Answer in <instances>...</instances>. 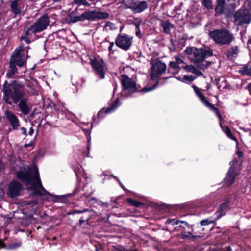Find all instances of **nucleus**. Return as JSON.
<instances>
[{"label":"nucleus","instance_id":"09e8293b","mask_svg":"<svg viewBox=\"0 0 251 251\" xmlns=\"http://www.w3.org/2000/svg\"><path fill=\"white\" fill-rule=\"evenodd\" d=\"M174 58L175 59V61L176 62L178 66H179L180 64L185 63L183 60L180 58L178 55L175 56Z\"/></svg>","mask_w":251,"mask_h":251},{"label":"nucleus","instance_id":"0eeeda50","mask_svg":"<svg viewBox=\"0 0 251 251\" xmlns=\"http://www.w3.org/2000/svg\"><path fill=\"white\" fill-rule=\"evenodd\" d=\"M233 23L236 26H241L244 25H248L251 21V10L245 8H241L233 14Z\"/></svg>","mask_w":251,"mask_h":251},{"label":"nucleus","instance_id":"a878e982","mask_svg":"<svg viewBox=\"0 0 251 251\" xmlns=\"http://www.w3.org/2000/svg\"><path fill=\"white\" fill-rule=\"evenodd\" d=\"M239 72L242 74L243 75L251 76V67L249 66L247 64L244 65L240 68Z\"/></svg>","mask_w":251,"mask_h":251},{"label":"nucleus","instance_id":"bf43d9fd","mask_svg":"<svg viewBox=\"0 0 251 251\" xmlns=\"http://www.w3.org/2000/svg\"><path fill=\"white\" fill-rule=\"evenodd\" d=\"M5 169V165L3 163L1 160H0V173L2 172V171L4 170Z\"/></svg>","mask_w":251,"mask_h":251},{"label":"nucleus","instance_id":"6e6552de","mask_svg":"<svg viewBox=\"0 0 251 251\" xmlns=\"http://www.w3.org/2000/svg\"><path fill=\"white\" fill-rule=\"evenodd\" d=\"M50 20L47 14L41 17L35 23L28 28L26 31L27 35L41 32L46 29Z\"/></svg>","mask_w":251,"mask_h":251},{"label":"nucleus","instance_id":"1a4fd4ad","mask_svg":"<svg viewBox=\"0 0 251 251\" xmlns=\"http://www.w3.org/2000/svg\"><path fill=\"white\" fill-rule=\"evenodd\" d=\"M125 9H130L134 13H141L148 8L146 1H135L131 0L124 3Z\"/></svg>","mask_w":251,"mask_h":251},{"label":"nucleus","instance_id":"412c9836","mask_svg":"<svg viewBox=\"0 0 251 251\" xmlns=\"http://www.w3.org/2000/svg\"><path fill=\"white\" fill-rule=\"evenodd\" d=\"M230 205V200L229 199L226 200L224 203L219 205V210L217 211V213L218 214L217 215L218 219L226 214L227 208Z\"/></svg>","mask_w":251,"mask_h":251},{"label":"nucleus","instance_id":"58836bf2","mask_svg":"<svg viewBox=\"0 0 251 251\" xmlns=\"http://www.w3.org/2000/svg\"><path fill=\"white\" fill-rule=\"evenodd\" d=\"M182 68L187 72L191 73H193V72H194V70L196 68V67H195L192 65H186L184 66H182Z\"/></svg>","mask_w":251,"mask_h":251},{"label":"nucleus","instance_id":"f257e3e1","mask_svg":"<svg viewBox=\"0 0 251 251\" xmlns=\"http://www.w3.org/2000/svg\"><path fill=\"white\" fill-rule=\"evenodd\" d=\"M8 84L5 81L3 85V91L4 93L3 100L7 104L11 105L9 101L11 98L14 102L17 104L20 99L23 97L24 95V87L20 83L16 81L7 86Z\"/></svg>","mask_w":251,"mask_h":251},{"label":"nucleus","instance_id":"bb28decb","mask_svg":"<svg viewBox=\"0 0 251 251\" xmlns=\"http://www.w3.org/2000/svg\"><path fill=\"white\" fill-rule=\"evenodd\" d=\"M161 26L163 28L164 32L166 33H169L170 29L173 28V25L168 21H162Z\"/></svg>","mask_w":251,"mask_h":251},{"label":"nucleus","instance_id":"4be33fe9","mask_svg":"<svg viewBox=\"0 0 251 251\" xmlns=\"http://www.w3.org/2000/svg\"><path fill=\"white\" fill-rule=\"evenodd\" d=\"M22 0H13L11 3V8L13 13L15 15L21 13V6Z\"/></svg>","mask_w":251,"mask_h":251},{"label":"nucleus","instance_id":"6ab92c4d","mask_svg":"<svg viewBox=\"0 0 251 251\" xmlns=\"http://www.w3.org/2000/svg\"><path fill=\"white\" fill-rule=\"evenodd\" d=\"M178 237L186 241L196 242L199 240V236H195L192 232H182L178 234Z\"/></svg>","mask_w":251,"mask_h":251},{"label":"nucleus","instance_id":"e433bc0d","mask_svg":"<svg viewBox=\"0 0 251 251\" xmlns=\"http://www.w3.org/2000/svg\"><path fill=\"white\" fill-rule=\"evenodd\" d=\"M196 78V77L193 75H184L183 77L182 82H192L194 81Z\"/></svg>","mask_w":251,"mask_h":251},{"label":"nucleus","instance_id":"c85d7f7f","mask_svg":"<svg viewBox=\"0 0 251 251\" xmlns=\"http://www.w3.org/2000/svg\"><path fill=\"white\" fill-rule=\"evenodd\" d=\"M22 245V243L21 241H18L16 242H12L6 245V248L5 249L8 250H16L18 248L20 247Z\"/></svg>","mask_w":251,"mask_h":251},{"label":"nucleus","instance_id":"774afa93","mask_svg":"<svg viewBox=\"0 0 251 251\" xmlns=\"http://www.w3.org/2000/svg\"><path fill=\"white\" fill-rule=\"evenodd\" d=\"M114 46V43L113 42H111L110 44V45L109 46V48H108V50L109 51H111V50H112V48Z\"/></svg>","mask_w":251,"mask_h":251},{"label":"nucleus","instance_id":"37998d69","mask_svg":"<svg viewBox=\"0 0 251 251\" xmlns=\"http://www.w3.org/2000/svg\"><path fill=\"white\" fill-rule=\"evenodd\" d=\"M169 66L173 69L179 71L180 69V67L178 66L176 62L175 61H172L169 63Z\"/></svg>","mask_w":251,"mask_h":251},{"label":"nucleus","instance_id":"4468645a","mask_svg":"<svg viewBox=\"0 0 251 251\" xmlns=\"http://www.w3.org/2000/svg\"><path fill=\"white\" fill-rule=\"evenodd\" d=\"M193 88L197 94V96L200 99L201 102L205 105L207 108L212 109V110H217L216 108L214 105L210 103L207 100L206 97L204 96V95L201 93V90L195 85L193 86Z\"/></svg>","mask_w":251,"mask_h":251},{"label":"nucleus","instance_id":"6e6d98bb","mask_svg":"<svg viewBox=\"0 0 251 251\" xmlns=\"http://www.w3.org/2000/svg\"><path fill=\"white\" fill-rule=\"evenodd\" d=\"M5 248H6V244L2 239H0V250L1 249H5Z\"/></svg>","mask_w":251,"mask_h":251},{"label":"nucleus","instance_id":"5701e85b","mask_svg":"<svg viewBox=\"0 0 251 251\" xmlns=\"http://www.w3.org/2000/svg\"><path fill=\"white\" fill-rule=\"evenodd\" d=\"M33 182L36 184V185L38 188H40L43 191V193L45 194V195L51 196V194L48 192L43 186L42 182L40 178L39 173L38 170H37L36 172V178L34 180Z\"/></svg>","mask_w":251,"mask_h":251},{"label":"nucleus","instance_id":"f03ea898","mask_svg":"<svg viewBox=\"0 0 251 251\" xmlns=\"http://www.w3.org/2000/svg\"><path fill=\"white\" fill-rule=\"evenodd\" d=\"M69 16L70 22L75 23L86 20L94 21L96 19H105L109 17V14L105 12L92 10L85 11L79 16H74L72 13Z\"/></svg>","mask_w":251,"mask_h":251},{"label":"nucleus","instance_id":"13d9d810","mask_svg":"<svg viewBox=\"0 0 251 251\" xmlns=\"http://www.w3.org/2000/svg\"><path fill=\"white\" fill-rule=\"evenodd\" d=\"M215 111L216 112V113L219 118V119L220 120V126L222 127L221 120L222 119V116L221 114L219 113V111Z\"/></svg>","mask_w":251,"mask_h":251},{"label":"nucleus","instance_id":"f8f14e48","mask_svg":"<svg viewBox=\"0 0 251 251\" xmlns=\"http://www.w3.org/2000/svg\"><path fill=\"white\" fill-rule=\"evenodd\" d=\"M166 69V65L164 63L157 61L154 63L151 69L150 77L151 80L158 79L159 75L164 73Z\"/></svg>","mask_w":251,"mask_h":251},{"label":"nucleus","instance_id":"69168bd1","mask_svg":"<svg viewBox=\"0 0 251 251\" xmlns=\"http://www.w3.org/2000/svg\"><path fill=\"white\" fill-rule=\"evenodd\" d=\"M247 88L249 94L251 95V82L248 84Z\"/></svg>","mask_w":251,"mask_h":251},{"label":"nucleus","instance_id":"b1692460","mask_svg":"<svg viewBox=\"0 0 251 251\" xmlns=\"http://www.w3.org/2000/svg\"><path fill=\"white\" fill-rule=\"evenodd\" d=\"M18 107L20 110H29V103L27 98H21L19 100Z\"/></svg>","mask_w":251,"mask_h":251},{"label":"nucleus","instance_id":"393cba45","mask_svg":"<svg viewBox=\"0 0 251 251\" xmlns=\"http://www.w3.org/2000/svg\"><path fill=\"white\" fill-rule=\"evenodd\" d=\"M31 186L28 188V190L30 191H32V195L36 196H43L45 195L42 192H41L37 186L36 185V184L33 182L32 183L30 184Z\"/></svg>","mask_w":251,"mask_h":251},{"label":"nucleus","instance_id":"8fccbe9b","mask_svg":"<svg viewBox=\"0 0 251 251\" xmlns=\"http://www.w3.org/2000/svg\"><path fill=\"white\" fill-rule=\"evenodd\" d=\"M120 104L119 99H117L115 101V103L112 105L111 108H107L106 110H112L113 109L117 108L119 105Z\"/></svg>","mask_w":251,"mask_h":251},{"label":"nucleus","instance_id":"ddd939ff","mask_svg":"<svg viewBox=\"0 0 251 251\" xmlns=\"http://www.w3.org/2000/svg\"><path fill=\"white\" fill-rule=\"evenodd\" d=\"M121 82L124 90L130 93H133L138 91L136 82L127 75H122Z\"/></svg>","mask_w":251,"mask_h":251},{"label":"nucleus","instance_id":"79ce46f5","mask_svg":"<svg viewBox=\"0 0 251 251\" xmlns=\"http://www.w3.org/2000/svg\"><path fill=\"white\" fill-rule=\"evenodd\" d=\"M213 222L212 220H210L208 219H204L200 222L199 225L201 226L202 227L203 226L208 225L209 224H210Z\"/></svg>","mask_w":251,"mask_h":251},{"label":"nucleus","instance_id":"f3484780","mask_svg":"<svg viewBox=\"0 0 251 251\" xmlns=\"http://www.w3.org/2000/svg\"><path fill=\"white\" fill-rule=\"evenodd\" d=\"M91 64L99 77L103 79L104 78V73L103 72V66L101 63L97 60L94 59L91 60Z\"/></svg>","mask_w":251,"mask_h":251},{"label":"nucleus","instance_id":"9b49d317","mask_svg":"<svg viewBox=\"0 0 251 251\" xmlns=\"http://www.w3.org/2000/svg\"><path fill=\"white\" fill-rule=\"evenodd\" d=\"M132 43V37L126 34H119L116 40V45L124 50H128Z\"/></svg>","mask_w":251,"mask_h":251},{"label":"nucleus","instance_id":"c03bdc74","mask_svg":"<svg viewBox=\"0 0 251 251\" xmlns=\"http://www.w3.org/2000/svg\"><path fill=\"white\" fill-rule=\"evenodd\" d=\"M74 2L77 4L83 5L85 6H89L90 4L86 1V0H75Z\"/></svg>","mask_w":251,"mask_h":251},{"label":"nucleus","instance_id":"3c124183","mask_svg":"<svg viewBox=\"0 0 251 251\" xmlns=\"http://www.w3.org/2000/svg\"><path fill=\"white\" fill-rule=\"evenodd\" d=\"M181 223V225L179 226L180 227H182L184 229H185V226L188 227V228L191 227L190 226L187 222L183 221H180V222Z\"/></svg>","mask_w":251,"mask_h":251},{"label":"nucleus","instance_id":"0e129e2a","mask_svg":"<svg viewBox=\"0 0 251 251\" xmlns=\"http://www.w3.org/2000/svg\"><path fill=\"white\" fill-rule=\"evenodd\" d=\"M21 130H22V133L23 134H24V135H25L26 136L27 135V133H26V128H25V127H21Z\"/></svg>","mask_w":251,"mask_h":251},{"label":"nucleus","instance_id":"7ed1b4c3","mask_svg":"<svg viewBox=\"0 0 251 251\" xmlns=\"http://www.w3.org/2000/svg\"><path fill=\"white\" fill-rule=\"evenodd\" d=\"M209 34L216 44L221 45H229L234 39L232 34L225 28L215 30L210 32Z\"/></svg>","mask_w":251,"mask_h":251},{"label":"nucleus","instance_id":"cd10ccee","mask_svg":"<svg viewBox=\"0 0 251 251\" xmlns=\"http://www.w3.org/2000/svg\"><path fill=\"white\" fill-rule=\"evenodd\" d=\"M83 190L84 191L83 195L87 198L90 197L94 192V190L92 188L89 187L87 184H85L84 185Z\"/></svg>","mask_w":251,"mask_h":251},{"label":"nucleus","instance_id":"20e7f679","mask_svg":"<svg viewBox=\"0 0 251 251\" xmlns=\"http://www.w3.org/2000/svg\"><path fill=\"white\" fill-rule=\"evenodd\" d=\"M23 50V48L19 47L15 50L11 55L9 65L10 70L6 74L7 77L8 78L11 77L17 71L16 65L19 67H22L25 63V60L24 58V55L21 53Z\"/></svg>","mask_w":251,"mask_h":251},{"label":"nucleus","instance_id":"e2e57ef3","mask_svg":"<svg viewBox=\"0 0 251 251\" xmlns=\"http://www.w3.org/2000/svg\"><path fill=\"white\" fill-rule=\"evenodd\" d=\"M231 251V247L230 246H227V247H226L224 249H222L220 251Z\"/></svg>","mask_w":251,"mask_h":251},{"label":"nucleus","instance_id":"aec40b11","mask_svg":"<svg viewBox=\"0 0 251 251\" xmlns=\"http://www.w3.org/2000/svg\"><path fill=\"white\" fill-rule=\"evenodd\" d=\"M192 232L195 236H198L199 239L205 235L204 228L200 226L199 224H194L190 226Z\"/></svg>","mask_w":251,"mask_h":251},{"label":"nucleus","instance_id":"4c0bfd02","mask_svg":"<svg viewBox=\"0 0 251 251\" xmlns=\"http://www.w3.org/2000/svg\"><path fill=\"white\" fill-rule=\"evenodd\" d=\"M88 211H89V210L87 209H85L83 210L73 209L72 210L68 212L67 213V214L68 215H72V214H80V213H83L88 212Z\"/></svg>","mask_w":251,"mask_h":251},{"label":"nucleus","instance_id":"9d476101","mask_svg":"<svg viewBox=\"0 0 251 251\" xmlns=\"http://www.w3.org/2000/svg\"><path fill=\"white\" fill-rule=\"evenodd\" d=\"M23 189V185L20 182L13 180L8 185L7 194L11 198H16L20 195Z\"/></svg>","mask_w":251,"mask_h":251},{"label":"nucleus","instance_id":"39448f33","mask_svg":"<svg viewBox=\"0 0 251 251\" xmlns=\"http://www.w3.org/2000/svg\"><path fill=\"white\" fill-rule=\"evenodd\" d=\"M213 55L212 51L210 50H204L203 49H196L194 50L193 57L190 58V60L196 66L201 69H205L211 64V62L203 63L206 57L211 56Z\"/></svg>","mask_w":251,"mask_h":251},{"label":"nucleus","instance_id":"2f4dec72","mask_svg":"<svg viewBox=\"0 0 251 251\" xmlns=\"http://www.w3.org/2000/svg\"><path fill=\"white\" fill-rule=\"evenodd\" d=\"M84 132L88 140V145H87V149H88V153L86 155V156H88V154L89 153V150L90 147V140H91V137H90V134H91V129H83Z\"/></svg>","mask_w":251,"mask_h":251},{"label":"nucleus","instance_id":"5fc2aeb1","mask_svg":"<svg viewBox=\"0 0 251 251\" xmlns=\"http://www.w3.org/2000/svg\"><path fill=\"white\" fill-rule=\"evenodd\" d=\"M180 222V220H170L169 223H171L172 225H177Z\"/></svg>","mask_w":251,"mask_h":251},{"label":"nucleus","instance_id":"423d86ee","mask_svg":"<svg viewBox=\"0 0 251 251\" xmlns=\"http://www.w3.org/2000/svg\"><path fill=\"white\" fill-rule=\"evenodd\" d=\"M38 168L35 167L34 171L32 169L28 167L21 168L20 169L16 172V178L23 183L29 185L32 183L36 178V172Z\"/></svg>","mask_w":251,"mask_h":251},{"label":"nucleus","instance_id":"de8ad7c7","mask_svg":"<svg viewBox=\"0 0 251 251\" xmlns=\"http://www.w3.org/2000/svg\"><path fill=\"white\" fill-rule=\"evenodd\" d=\"M238 160L237 159L234 158L232 161L230 162V164L231 165L229 169L233 168V171H236V166L237 164Z\"/></svg>","mask_w":251,"mask_h":251},{"label":"nucleus","instance_id":"72a5a7b5","mask_svg":"<svg viewBox=\"0 0 251 251\" xmlns=\"http://www.w3.org/2000/svg\"><path fill=\"white\" fill-rule=\"evenodd\" d=\"M224 132H225V133L228 138L233 140L237 141L236 138L233 135L230 128L228 126H225V129L224 130Z\"/></svg>","mask_w":251,"mask_h":251},{"label":"nucleus","instance_id":"a19ab883","mask_svg":"<svg viewBox=\"0 0 251 251\" xmlns=\"http://www.w3.org/2000/svg\"><path fill=\"white\" fill-rule=\"evenodd\" d=\"M112 111H99L97 113V117L99 119H101L103 117L104 115L110 113Z\"/></svg>","mask_w":251,"mask_h":251},{"label":"nucleus","instance_id":"a18cd8bd","mask_svg":"<svg viewBox=\"0 0 251 251\" xmlns=\"http://www.w3.org/2000/svg\"><path fill=\"white\" fill-rule=\"evenodd\" d=\"M158 84V82H157L155 84L153 85L152 87H149V88H143L141 90V91L143 92H145L146 93V92H148L149 91L153 90H154L156 88V87L157 86Z\"/></svg>","mask_w":251,"mask_h":251},{"label":"nucleus","instance_id":"49530a36","mask_svg":"<svg viewBox=\"0 0 251 251\" xmlns=\"http://www.w3.org/2000/svg\"><path fill=\"white\" fill-rule=\"evenodd\" d=\"M89 215H88L87 216H83L80 217L79 220V224L80 226L82 225L83 223L85 222V221L88 222L89 220Z\"/></svg>","mask_w":251,"mask_h":251},{"label":"nucleus","instance_id":"c756f323","mask_svg":"<svg viewBox=\"0 0 251 251\" xmlns=\"http://www.w3.org/2000/svg\"><path fill=\"white\" fill-rule=\"evenodd\" d=\"M126 201L130 204V205L133 206L135 207H140L141 206L143 205L142 202H139L132 198H127Z\"/></svg>","mask_w":251,"mask_h":251},{"label":"nucleus","instance_id":"7c9ffc66","mask_svg":"<svg viewBox=\"0 0 251 251\" xmlns=\"http://www.w3.org/2000/svg\"><path fill=\"white\" fill-rule=\"evenodd\" d=\"M239 52V48L238 46H235L231 48L226 52V55L229 57H232L235 55H237Z\"/></svg>","mask_w":251,"mask_h":251},{"label":"nucleus","instance_id":"c9c22d12","mask_svg":"<svg viewBox=\"0 0 251 251\" xmlns=\"http://www.w3.org/2000/svg\"><path fill=\"white\" fill-rule=\"evenodd\" d=\"M202 4L207 9H211L212 8V0H201Z\"/></svg>","mask_w":251,"mask_h":251},{"label":"nucleus","instance_id":"2eb2a0df","mask_svg":"<svg viewBox=\"0 0 251 251\" xmlns=\"http://www.w3.org/2000/svg\"><path fill=\"white\" fill-rule=\"evenodd\" d=\"M217 5L215 7V13L216 14L221 15L224 13L226 18L232 17V12L226 10L224 11V7L225 4V0H216Z\"/></svg>","mask_w":251,"mask_h":251},{"label":"nucleus","instance_id":"864d4df0","mask_svg":"<svg viewBox=\"0 0 251 251\" xmlns=\"http://www.w3.org/2000/svg\"><path fill=\"white\" fill-rule=\"evenodd\" d=\"M192 73L195 74L197 76H200L203 75V73L196 68L195 69L194 72H193Z\"/></svg>","mask_w":251,"mask_h":251},{"label":"nucleus","instance_id":"052dcab7","mask_svg":"<svg viewBox=\"0 0 251 251\" xmlns=\"http://www.w3.org/2000/svg\"><path fill=\"white\" fill-rule=\"evenodd\" d=\"M65 197L63 196H55V201H57L59 200H64Z\"/></svg>","mask_w":251,"mask_h":251},{"label":"nucleus","instance_id":"680f3d73","mask_svg":"<svg viewBox=\"0 0 251 251\" xmlns=\"http://www.w3.org/2000/svg\"><path fill=\"white\" fill-rule=\"evenodd\" d=\"M236 154L238 155V157H239V158L243 157V152L240 151H236Z\"/></svg>","mask_w":251,"mask_h":251},{"label":"nucleus","instance_id":"f704fd0d","mask_svg":"<svg viewBox=\"0 0 251 251\" xmlns=\"http://www.w3.org/2000/svg\"><path fill=\"white\" fill-rule=\"evenodd\" d=\"M61 113V114L65 115L66 118L67 119L74 120L75 118V116L70 111H60Z\"/></svg>","mask_w":251,"mask_h":251},{"label":"nucleus","instance_id":"dca6fc26","mask_svg":"<svg viewBox=\"0 0 251 251\" xmlns=\"http://www.w3.org/2000/svg\"><path fill=\"white\" fill-rule=\"evenodd\" d=\"M5 114L10 123L12 129L16 130L20 126V122L18 117L10 111H5Z\"/></svg>","mask_w":251,"mask_h":251},{"label":"nucleus","instance_id":"ea45409f","mask_svg":"<svg viewBox=\"0 0 251 251\" xmlns=\"http://www.w3.org/2000/svg\"><path fill=\"white\" fill-rule=\"evenodd\" d=\"M197 48L194 47H187L184 50V53L186 55H193L194 54V50Z\"/></svg>","mask_w":251,"mask_h":251},{"label":"nucleus","instance_id":"473e14b6","mask_svg":"<svg viewBox=\"0 0 251 251\" xmlns=\"http://www.w3.org/2000/svg\"><path fill=\"white\" fill-rule=\"evenodd\" d=\"M89 203L92 205L94 204H99V205H101L103 206H105L106 207H108V204L107 203H102L101 201H99L97 199L95 198H92L90 199L89 201Z\"/></svg>","mask_w":251,"mask_h":251},{"label":"nucleus","instance_id":"4d7b16f0","mask_svg":"<svg viewBox=\"0 0 251 251\" xmlns=\"http://www.w3.org/2000/svg\"><path fill=\"white\" fill-rule=\"evenodd\" d=\"M113 25H114V24L112 23H111L110 22H107L106 23L105 27H109L110 29H112V26Z\"/></svg>","mask_w":251,"mask_h":251},{"label":"nucleus","instance_id":"338daca9","mask_svg":"<svg viewBox=\"0 0 251 251\" xmlns=\"http://www.w3.org/2000/svg\"><path fill=\"white\" fill-rule=\"evenodd\" d=\"M34 133V129L32 127H30L28 132V134L30 135H32Z\"/></svg>","mask_w":251,"mask_h":251},{"label":"nucleus","instance_id":"a211bd4d","mask_svg":"<svg viewBox=\"0 0 251 251\" xmlns=\"http://www.w3.org/2000/svg\"><path fill=\"white\" fill-rule=\"evenodd\" d=\"M237 173L236 171H233V168L229 169L226 176L224 178L225 183L228 186H231L234 182Z\"/></svg>","mask_w":251,"mask_h":251},{"label":"nucleus","instance_id":"603ef678","mask_svg":"<svg viewBox=\"0 0 251 251\" xmlns=\"http://www.w3.org/2000/svg\"><path fill=\"white\" fill-rule=\"evenodd\" d=\"M35 138H36V137H35L34 139L32 141H31L30 143H29L28 144H25L24 145V147L25 148H27L28 147H32V148H33L35 145Z\"/></svg>","mask_w":251,"mask_h":251}]
</instances>
